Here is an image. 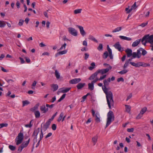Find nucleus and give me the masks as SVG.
<instances>
[{"mask_svg": "<svg viewBox=\"0 0 153 153\" xmlns=\"http://www.w3.org/2000/svg\"><path fill=\"white\" fill-rule=\"evenodd\" d=\"M111 82V78H108L107 79L103 80L104 85L102 87V89L106 95V100L108 106L110 109H111V106L114 105V101L113 99V94L111 91H108L106 87L109 85Z\"/></svg>", "mask_w": 153, "mask_h": 153, "instance_id": "nucleus-1", "label": "nucleus"}, {"mask_svg": "<svg viewBox=\"0 0 153 153\" xmlns=\"http://www.w3.org/2000/svg\"><path fill=\"white\" fill-rule=\"evenodd\" d=\"M114 120V116L113 112L111 111H110L107 114V123L105 127H107Z\"/></svg>", "mask_w": 153, "mask_h": 153, "instance_id": "nucleus-2", "label": "nucleus"}, {"mask_svg": "<svg viewBox=\"0 0 153 153\" xmlns=\"http://www.w3.org/2000/svg\"><path fill=\"white\" fill-rule=\"evenodd\" d=\"M144 46L146 45V43L147 42L149 43L150 44L153 42V35L149 36V34L146 35L144 36Z\"/></svg>", "mask_w": 153, "mask_h": 153, "instance_id": "nucleus-3", "label": "nucleus"}, {"mask_svg": "<svg viewBox=\"0 0 153 153\" xmlns=\"http://www.w3.org/2000/svg\"><path fill=\"white\" fill-rule=\"evenodd\" d=\"M24 138L23 134L21 132L19 133L17 137L16 138L15 141L16 142V145H19L21 144Z\"/></svg>", "mask_w": 153, "mask_h": 153, "instance_id": "nucleus-4", "label": "nucleus"}, {"mask_svg": "<svg viewBox=\"0 0 153 153\" xmlns=\"http://www.w3.org/2000/svg\"><path fill=\"white\" fill-rule=\"evenodd\" d=\"M69 32L72 35L76 36L77 35V32L74 28L69 27L68 28Z\"/></svg>", "mask_w": 153, "mask_h": 153, "instance_id": "nucleus-5", "label": "nucleus"}, {"mask_svg": "<svg viewBox=\"0 0 153 153\" xmlns=\"http://www.w3.org/2000/svg\"><path fill=\"white\" fill-rule=\"evenodd\" d=\"M51 123V122L50 121L48 120L45 124H44L43 126H42V130H43L44 131H45L49 128Z\"/></svg>", "mask_w": 153, "mask_h": 153, "instance_id": "nucleus-6", "label": "nucleus"}, {"mask_svg": "<svg viewBox=\"0 0 153 153\" xmlns=\"http://www.w3.org/2000/svg\"><path fill=\"white\" fill-rule=\"evenodd\" d=\"M114 46L115 48L117 49L119 51L122 52L123 50V49L121 47V45L120 44L119 42H117L114 45Z\"/></svg>", "mask_w": 153, "mask_h": 153, "instance_id": "nucleus-7", "label": "nucleus"}, {"mask_svg": "<svg viewBox=\"0 0 153 153\" xmlns=\"http://www.w3.org/2000/svg\"><path fill=\"white\" fill-rule=\"evenodd\" d=\"M141 40L142 44L143 45V37L141 39L137 40L133 42L132 44V46L133 47L137 46L140 42Z\"/></svg>", "mask_w": 153, "mask_h": 153, "instance_id": "nucleus-8", "label": "nucleus"}, {"mask_svg": "<svg viewBox=\"0 0 153 153\" xmlns=\"http://www.w3.org/2000/svg\"><path fill=\"white\" fill-rule=\"evenodd\" d=\"M76 26L79 28L80 32L81 35L84 36L86 34V33L84 31L83 27L81 26L78 25H76Z\"/></svg>", "mask_w": 153, "mask_h": 153, "instance_id": "nucleus-9", "label": "nucleus"}, {"mask_svg": "<svg viewBox=\"0 0 153 153\" xmlns=\"http://www.w3.org/2000/svg\"><path fill=\"white\" fill-rule=\"evenodd\" d=\"M81 80L80 78H75L70 80L69 83L71 84H76L80 82Z\"/></svg>", "mask_w": 153, "mask_h": 153, "instance_id": "nucleus-10", "label": "nucleus"}, {"mask_svg": "<svg viewBox=\"0 0 153 153\" xmlns=\"http://www.w3.org/2000/svg\"><path fill=\"white\" fill-rule=\"evenodd\" d=\"M109 70V69L106 68L105 69L98 70L97 71L98 74V73H101V74H105L108 72Z\"/></svg>", "mask_w": 153, "mask_h": 153, "instance_id": "nucleus-11", "label": "nucleus"}, {"mask_svg": "<svg viewBox=\"0 0 153 153\" xmlns=\"http://www.w3.org/2000/svg\"><path fill=\"white\" fill-rule=\"evenodd\" d=\"M64 114L63 112H62L60 113V114L59 115V117L57 119V121L58 122H59L62 119V122L64 120L65 118L66 117V116H64Z\"/></svg>", "mask_w": 153, "mask_h": 153, "instance_id": "nucleus-12", "label": "nucleus"}, {"mask_svg": "<svg viewBox=\"0 0 153 153\" xmlns=\"http://www.w3.org/2000/svg\"><path fill=\"white\" fill-rule=\"evenodd\" d=\"M50 86L52 89V91L53 92L56 91L58 88V86L57 84H51Z\"/></svg>", "mask_w": 153, "mask_h": 153, "instance_id": "nucleus-13", "label": "nucleus"}, {"mask_svg": "<svg viewBox=\"0 0 153 153\" xmlns=\"http://www.w3.org/2000/svg\"><path fill=\"white\" fill-rule=\"evenodd\" d=\"M95 120L97 123H99L100 122V114L98 112L95 114Z\"/></svg>", "mask_w": 153, "mask_h": 153, "instance_id": "nucleus-14", "label": "nucleus"}, {"mask_svg": "<svg viewBox=\"0 0 153 153\" xmlns=\"http://www.w3.org/2000/svg\"><path fill=\"white\" fill-rule=\"evenodd\" d=\"M40 109L41 111H43V113H46L48 111V108H46L45 105H42L40 106Z\"/></svg>", "mask_w": 153, "mask_h": 153, "instance_id": "nucleus-15", "label": "nucleus"}, {"mask_svg": "<svg viewBox=\"0 0 153 153\" xmlns=\"http://www.w3.org/2000/svg\"><path fill=\"white\" fill-rule=\"evenodd\" d=\"M140 51H142V54L143 55V49L142 48H140L137 51V54L138 55V58H140L141 56V53Z\"/></svg>", "mask_w": 153, "mask_h": 153, "instance_id": "nucleus-16", "label": "nucleus"}, {"mask_svg": "<svg viewBox=\"0 0 153 153\" xmlns=\"http://www.w3.org/2000/svg\"><path fill=\"white\" fill-rule=\"evenodd\" d=\"M126 52L127 53V57H130L132 56V51L131 49L128 48L126 50Z\"/></svg>", "mask_w": 153, "mask_h": 153, "instance_id": "nucleus-17", "label": "nucleus"}, {"mask_svg": "<svg viewBox=\"0 0 153 153\" xmlns=\"http://www.w3.org/2000/svg\"><path fill=\"white\" fill-rule=\"evenodd\" d=\"M85 85V83H79L76 85V87L78 89H80L83 87Z\"/></svg>", "mask_w": 153, "mask_h": 153, "instance_id": "nucleus-18", "label": "nucleus"}, {"mask_svg": "<svg viewBox=\"0 0 153 153\" xmlns=\"http://www.w3.org/2000/svg\"><path fill=\"white\" fill-rule=\"evenodd\" d=\"M30 141V139L29 138L27 141L25 143H23L21 145L23 148L26 147L27 146Z\"/></svg>", "mask_w": 153, "mask_h": 153, "instance_id": "nucleus-19", "label": "nucleus"}, {"mask_svg": "<svg viewBox=\"0 0 153 153\" xmlns=\"http://www.w3.org/2000/svg\"><path fill=\"white\" fill-rule=\"evenodd\" d=\"M39 105V104L37 103L33 108L30 109V111L33 112H34L36 110L38 109Z\"/></svg>", "mask_w": 153, "mask_h": 153, "instance_id": "nucleus-20", "label": "nucleus"}, {"mask_svg": "<svg viewBox=\"0 0 153 153\" xmlns=\"http://www.w3.org/2000/svg\"><path fill=\"white\" fill-rule=\"evenodd\" d=\"M40 131V128H37L34 131L33 134L32 136H37V135L38 133H39Z\"/></svg>", "mask_w": 153, "mask_h": 153, "instance_id": "nucleus-21", "label": "nucleus"}, {"mask_svg": "<svg viewBox=\"0 0 153 153\" xmlns=\"http://www.w3.org/2000/svg\"><path fill=\"white\" fill-rule=\"evenodd\" d=\"M98 139V137L97 135L95 136L92 138V141L94 144V146L97 143Z\"/></svg>", "mask_w": 153, "mask_h": 153, "instance_id": "nucleus-22", "label": "nucleus"}, {"mask_svg": "<svg viewBox=\"0 0 153 153\" xmlns=\"http://www.w3.org/2000/svg\"><path fill=\"white\" fill-rule=\"evenodd\" d=\"M97 71H96L94 74L91 75L89 78V79L90 80L94 79L97 76Z\"/></svg>", "mask_w": 153, "mask_h": 153, "instance_id": "nucleus-23", "label": "nucleus"}, {"mask_svg": "<svg viewBox=\"0 0 153 153\" xmlns=\"http://www.w3.org/2000/svg\"><path fill=\"white\" fill-rule=\"evenodd\" d=\"M143 114V108L142 109L140 113L136 117V119H139L141 117H142Z\"/></svg>", "mask_w": 153, "mask_h": 153, "instance_id": "nucleus-24", "label": "nucleus"}, {"mask_svg": "<svg viewBox=\"0 0 153 153\" xmlns=\"http://www.w3.org/2000/svg\"><path fill=\"white\" fill-rule=\"evenodd\" d=\"M119 37L121 39L127 40L128 41H130L131 40V39L130 38L124 36H120Z\"/></svg>", "mask_w": 153, "mask_h": 153, "instance_id": "nucleus-25", "label": "nucleus"}, {"mask_svg": "<svg viewBox=\"0 0 153 153\" xmlns=\"http://www.w3.org/2000/svg\"><path fill=\"white\" fill-rule=\"evenodd\" d=\"M88 88L91 91L93 90L94 89V84L91 82L88 84Z\"/></svg>", "mask_w": 153, "mask_h": 153, "instance_id": "nucleus-26", "label": "nucleus"}, {"mask_svg": "<svg viewBox=\"0 0 153 153\" xmlns=\"http://www.w3.org/2000/svg\"><path fill=\"white\" fill-rule=\"evenodd\" d=\"M126 111L128 113H129L131 111V106L129 105H125Z\"/></svg>", "mask_w": 153, "mask_h": 153, "instance_id": "nucleus-27", "label": "nucleus"}, {"mask_svg": "<svg viewBox=\"0 0 153 153\" xmlns=\"http://www.w3.org/2000/svg\"><path fill=\"white\" fill-rule=\"evenodd\" d=\"M88 39H89L91 40L96 43L98 42L97 40L95 39V38H94L93 36L92 35H90L89 36Z\"/></svg>", "mask_w": 153, "mask_h": 153, "instance_id": "nucleus-28", "label": "nucleus"}, {"mask_svg": "<svg viewBox=\"0 0 153 153\" xmlns=\"http://www.w3.org/2000/svg\"><path fill=\"white\" fill-rule=\"evenodd\" d=\"M6 22L3 21H0V27H4L6 25Z\"/></svg>", "mask_w": 153, "mask_h": 153, "instance_id": "nucleus-29", "label": "nucleus"}, {"mask_svg": "<svg viewBox=\"0 0 153 153\" xmlns=\"http://www.w3.org/2000/svg\"><path fill=\"white\" fill-rule=\"evenodd\" d=\"M34 114L36 118H38L40 116V113L39 111H36L34 112Z\"/></svg>", "mask_w": 153, "mask_h": 153, "instance_id": "nucleus-30", "label": "nucleus"}, {"mask_svg": "<svg viewBox=\"0 0 153 153\" xmlns=\"http://www.w3.org/2000/svg\"><path fill=\"white\" fill-rule=\"evenodd\" d=\"M71 89V88H65L64 89H62L61 91V92L62 93H65L68 92Z\"/></svg>", "mask_w": 153, "mask_h": 153, "instance_id": "nucleus-31", "label": "nucleus"}, {"mask_svg": "<svg viewBox=\"0 0 153 153\" xmlns=\"http://www.w3.org/2000/svg\"><path fill=\"white\" fill-rule=\"evenodd\" d=\"M91 66H90L88 68V69L90 70H92L94 68H95V63L94 62H92L91 64Z\"/></svg>", "mask_w": 153, "mask_h": 153, "instance_id": "nucleus-32", "label": "nucleus"}, {"mask_svg": "<svg viewBox=\"0 0 153 153\" xmlns=\"http://www.w3.org/2000/svg\"><path fill=\"white\" fill-rule=\"evenodd\" d=\"M40 139L39 140H41L43 138V134L42 132V124H41V131H40Z\"/></svg>", "mask_w": 153, "mask_h": 153, "instance_id": "nucleus-33", "label": "nucleus"}, {"mask_svg": "<svg viewBox=\"0 0 153 153\" xmlns=\"http://www.w3.org/2000/svg\"><path fill=\"white\" fill-rule=\"evenodd\" d=\"M108 56V52L107 51H106L103 53L102 58L104 59H106L107 58Z\"/></svg>", "mask_w": 153, "mask_h": 153, "instance_id": "nucleus-34", "label": "nucleus"}, {"mask_svg": "<svg viewBox=\"0 0 153 153\" xmlns=\"http://www.w3.org/2000/svg\"><path fill=\"white\" fill-rule=\"evenodd\" d=\"M55 76L57 79H59L60 77V75L59 73H58L57 70H56L55 72Z\"/></svg>", "mask_w": 153, "mask_h": 153, "instance_id": "nucleus-35", "label": "nucleus"}, {"mask_svg": "<svg viewBox=\"0 0 153 153\" xmlns=\"http://www.w3.org/2000/svg\"><path fill=\"white\" fill-rule=\"evenodd\" d=\"M122 29V27H118L117 28H116L115 29H114V30H112V32L113 33H115L117 31H120Z\"/></svg>", "mask_w": 153, "mask_h": 153, "instance_id": "nucleus-36", "label": "nucleus"}, {"mask_svg": "<svg viewBox=\"0 0 153 153\" xmlns=\"http://www.w3.org/2000/svg\"><path fill=\"white\" fill-rule=\"evenodd\" d=\"M82 10V9H81L75 10L74 11V13L75 14H76L78 13H81Z\"/></svg>", "mask_w": 153, "mask_h": 153, "instance_id": "nucleus-37", "label": "nucleus"}, {"mask_svg": "<svg viewBox=\"0 0 153 153\" xmlns=\"http://www.w3.org/2000/svg\"><path fill=\"white\" fill-rule=\"evenodd\" d=\"M130 64L131 65L133 66H135L136 67H140V65L138 64L137 63H135L133 62H130Z\"/></svg>", "mask_w": 153, "mask_h": 153, "instance_id": "nucleus-38", "label": "nucleus"}, {"mask_svg": "<svg viewBox=\"0 0 153 153\" xmlns=\"http://www.w3.org/2000/svg\"><path fill=\"white\" fill-rule=\"evenodd\" d=\"M128 71V70H127L126 69H124L122 70L121 71L118 72V73L121 74H123L126 73Z\"/></svg>", "mask_w": 153, "mask_h": 153, "instance_id": "nucleus-39", "label": "nucleus"}, {"mask_svg": "<svg viewBox=\"0 0 153 153\" xmlns=\"http://www.w3.org/2000/svg\"><path fill=\"white\" fill-rule=\"evenodd\" d=\"M103 49V45L102 44H100L97 48L99 51H102Z\"/></svg>", "mask_w": 153, "mask_h": 153, "instance_id": "nucleus-40", "label": "nucleus"}, {"mask_svg": "<svg viewBox=\"0 0 153 153\" xmlns=\"http://www.w3.org/2000/svg\"><path fill=\"white\" fill-rule=\"evenodd\" d=\"M57 114V112H56L52 116V117L51 118L49 119L48 120L50 121V122H51V121H52L53 120V119H54L55 117L56 116Z\"/></svg>", "mask_w": 153, "mask_h": 153, "instance_id": "nucleus-41", "label": "nucleus"}, {"mask_svg": "<svg viewBox=\"0 0 153 153\" xmlns=\"http://www.w3.org/2000/svg\"><path fill=\"white\" fill-rule=\"evenodd\" d=\"M8 147L9 149L12 151H14L16 149V147L13 145H10Z\"/></svg>", "mask_w": 153, "mask_h": 153, "instance_id": "nucleus-42", "label": "nucleus"}, {"mask_svg": "<svg viewBox=\"0 0 153 153\" xmlns=\"http://www.w3.org/2000/svg\"><path fill=\"white\" fill-rule=\"evenodd\" d=\"M32 120H31L30 122V123L29 124H27L25 125V126L26 127H28L30 128L32 127V126H33V125L31 124V122H32Z\"/></svg>", "mask_w": 153, "mask_h": 153, "instance_id": "nucleus-43", "label": "nucleus"}, {"mask_svg": "<svg viewBox=\"0 0 153 153\" xmlns=\"http://www.w3.org/2000/svg\"><path fill=\"white\" fill-rule=\"evenodd\" d=\"M23 106H25L26 105H27L30 103V102L27 100H25L22 101Z\"/></svg>", "mask_w": 153, "mask_h": 153, "instance_id": "nucleus-44", "label": "nucleus"}, {"mask_svg": "<svg viewBox=\"0 0 153 153\" xmlns=\"http://www.w3.org/2000/svg\"><path fill=\"white\" fill-rule=\"evenodd\" d=\"M24 21L23 20L21 19L19 20V22L18 23V25L20 26H22L23 25V23Z\"/></svg>", "mask_w": 153, "mask_h": 153, "instance_id": "nucleus-45", "label": "nucleus"}, {"mask_svg": "<svg viewBox=\"0 0 153 153\" xmlns=\"http://www.w3.org/2000/svg\"><path fill=\"white\" fill-rule=\"evenodd\" d=\"M8 126L7 123H1L0 124V128H1L4 127H7Z\"/></svg>", "mask_w": 153, "mask_h": 153, "instance_id": "nucleus-46", "label": "nucleus"}, {"mask_svg": "<svg viewBox=\"0 0 153 153\" xmlns=\"http://www.w3.org/2000/svg\"><path fill=\"white\" fill-rule=\"evenodd\" d=\"M132 58H134L136 57L138 58V55L136 52H134L132 53Z\"/></svg>", "mask_w": 153, "mask_h": 153, "instance_id": "nucleus-47", "label": "nucleus"}, {"mask_svg": "<svg viewBox=\"0 0 153 153\" xmlns=\"http://www.w3.org/2000/svg\"><path fill=\"white\" fill-rule=\"evenodd\" d=\"M67 52V50H65L62 51H60L59 52V53L60 55H62L63 54H65Z\"/></svg>", "mask_w": 153, "mask_h": 153, "instance_id": "nucleus-48", "label": "nucleus"}, {"mask_svg": "<svg viewBox=\"0 0 153 153\" xmlns=\"http://www.w3.org/2000/svg\"><path fill=\"white\" fill-rule=\"evenodd\" d=\"M129 63L128 61H126L125 64L123 67L124 69L126 68L128 65Z\"/></svg>", "mask_w": 153, "mask_h": 153, "instance_id": "nucleus-49", "label": "nucleus"}, {"mask_svg": "<svg viewBox=\"0 0 153 153\" xmlns=\"http://www.w3.org/2000/svg\"><path fill=\"white\" fill-rule=\"evenodd\" d=\"M52 128L53 130L54 131L56 129V126L55 124H52Z\"/></svg>", "mask_w": 153, "mask_h": 153, "instance_id": "nucleus-50", "label": "nucleus"}, {"mask_svg": "<svg viewBox=\"0 0 153 153\" xmlns=\"http://www.w3.org/2000/svg\"><path fill=\"white\" fill-rule=\"evenodd\" d=\"M117 81L118 82H120V81H122V82H123L124 81V80L123 78V77H121L118 78L117 79Z\"/></svg>", "mask_w": 153, "mask_h": 153, "instance_id": "nucleus-51", "label": "nucleus"}, {"mask_svg": "<svg viewBox=\"0 0 153 153\" xmlns=\"http://www.w3.org/2000/svg\"><path fill=\"white\" fill-rule=\"evenodd\" d=\"M54 104H52L51 105H49V104H46V106L47 107H49L50 108H52L54 106Z\"/></svg>", "mask_w": 153, "mask_h": 153, "instance_id": "nucleus-52", "label": "nucleus"}, {"mask_svg": "<svg viewBox=\"0 0 153 153\" xmlns=\"http://www.w3.org/2000/svg\"><path fill=\"white\" fill-rule=\"evenodd\" d=\"M106 75H104L102 76H101L100 78H99V80H101L104 79L106 77Z\"/></svg>", "mask_w": 153, "mask_h": 153, "instance_id": "nucleus-53", "label": "nucleus"}, {"mask_svg": "<svg viewBox=\"0 0 153 153\" xmlns=\"http://www.w3.org/2000/svg\"><path fill=\"white\" fill-rule=\"evenodd\" d=\"M85 56L84 59L85 60H87L89 56V54L88 53H85Z\"/></svg>", "mask_w": 153, "mask_h": 153, "instance_id": "nucleus-54", "label": "nucleus"}, {"mask_svg": "<svg viewBox=\"0 0 153 153\" xmlns=\"http://www.w3.org/2000/svg\"><path fill=\"white\" fill-rule=\"evenodd\" d=\"M134 128H128L127 129V131L128 132H133L134 131Z\"/></svg>", "mask_w": 153, "mask_h": 153, "instance_id": "nucleus-55", "label": "nucleus"}, {"mask_svg": "<svg viewBox=\"0 0 153 153\" xmlns=\"http://www.w3.org/2000/svg\"><path fill=\"white\" fill-rule=\"evenodd\" d=\"M19 59H20V61H21V63H22V64H23V63H24L25 62V61L24 60V59H23V58H22V57H19Z\"/></svg>", "mask_w": 153, "mask_h": 153, "instance_id": "nucleus-56", "label": "nucleus"}, {"mask_svg": "<svg viewBox=\"0 0 153 153\" xmlns=\"http://www.w3.org/2000/svg\"><path fill=\"white\" fill-rule=\"evenodd\" d=\"M23 149V147H22L21 145H20L19 147L18 151H19L20 152H21L22 149Z\"/></svg>", "mask_w": 153, "mask_h": 153, "instance_id": "nucleus-57", "label": "nucleus"}, {"mask_svg": "<svg viewBox=\"0 0 153 153\" xmlns=\"http://www.w3.org/2000/svg\"><path fill=\"white\" fill-rule=\"evenodd\" d=\"M24 58L25 59L27 63H28L30 62V60L29 58L25 57Z\"/></svg>", "mask_w": 153, "mask_h": 153, "instance_id": "nucleus-58", "label": "nucleus"}, {"mask_svg": "<svg viewBox=\"0 0 153 153\" xmlns=\"http://www.w3.org/2000/svg\"><path fill=\"white\" fill-rule=\"evenodd\" d=\"M52 135V133L51 132L49 133L48 134L45 136V138H47L48 137L51 136Z\"/></svg>", "mask_w": 153, "mask_h": 153, "instance_id": "nucleus-59", "label": "nucleus"}, {"mask_svg": "<svg viewBox=\"0 0 153 153\" xmlns=\"http://www.w3.org/2000/svg\"><path fill=\"white\" fill-rule=\"evenodd\" d=\"M20 3L19 1H17L16 3L17 7L18 9L20 7Z\"/></svg>", "mask_w": 153, "mask_h": 153, "instance_id": "nucleus-60", "label": "nucleus"}, {"mask_svg": "<svg viewBox=\"0 0 153 153\" xmlns=\"http://www.w3.org/2000/svg\"><path fill=\"white\" fill-rule=\"evenodd\" d=\"M92 115L93 117H95V111L93 109L91 110Z\"/></svg>", "mask_w": 153, "mask_h": 153, "instance_id": "nucleus-61", "label": "nucleus"}, {"mask_svg": "<svg viewBox=\"0 0 153 153\" xmlns=\"http://www.w3.org/2000/svg\"><path fill=\"white\" fill-rule=\"evenodd\" d=\"M99 79L96 78L94 80H93L91 82L94 84V83H96L97 81L99 80Z\"/></svg>", "mask_w": 153, "mask_h": 153, "instance_id": "nucleus-62", "label": "nucleus"}, {"mask_svg": "<svg viewBox=\"0 0 153 153\" xmlns=\"http://www.w3.org/2000/svg\"><path fill=\"white\" fill-rule=\"evenodd\" d=\"M48 11V10H47V11H45L44 12V15L45 16L46 18H48V13L47 12Z\"/></svg>", "mask_w": 153, "mask_h": 153, "instance_id": "nucleus-63", "label": "nucleus"}, {"mask_svg": "<svg viewBox=\"0 0 153 153\" xmlns=\"http://www.w3.org/2000/svg\"><path fill=\"white\" fill-rule=\"evenodd\" d=\"M82 44L84 46H85L87 47V41L85 40L84 41H83Z\"/></svg>", "mask_w": 153, "mask_h": 153, "instance_id": "nucleus-64", "label": "nucleus"}]
</instances>
